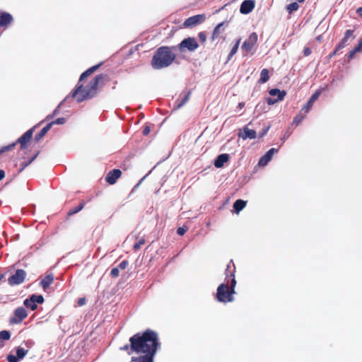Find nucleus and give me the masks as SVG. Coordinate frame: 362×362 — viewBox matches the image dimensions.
Segmentation results:
<instances>
[{
	"mask_svg": "<svg viewBox=\"0 0 362 362\" xmlns=\"http://www.w3.org/2000/svg\"><path fill=\"white\" fill-rule=\"evenodd\" d=\"M247 202L243 199H238L233 204V209L238 214L246 206Z\"/></svg>",
	"mask_w": 362,
	"mask_h": 362,
	"instance_id": "nucleus-26",
	"label": "nucleus"
},
{
	"mask_svg": "<svg viewBox=\"0 0 362 362\" xmlns=\"http://www.w3.org/2000/svg\"><path fill=\"white\" fill-rule=\"evenodd\" d=\"M340 49H338V48H337V46H336V47H335L334 50L332 53H330V54H329L328 58H329V59H331V58H332L333 57H334L335 55H337V53H338V52H339Z\"/></svg>",
	"mask_w": 362,
	"mask_h": 362,
	"instance_id": "nucleus-46",
	"label": "nucleus"
},
{
	"mask_svg": "<svg viewBox=\"0 0 362 362\" xmlns=\"http://www.w3.org/2000/svg\"><path fill=\"white\" fill-rule=\"evenodd\" d=\"M228 25V22L227 21H223L220 23H218L214 29L213 30V33H212V35H211V40L212 41H214L216 40V39H218L219 37V35L221 34V32H223V29H222V28L224 26V25Z\"/></svg>",
	"mask_w": 362,
	"mask_h": 362,
	"instance_id": "nucleus-20",
	"label": "nucleus"
},
{
	"mask_svg": "<svg viewBox=\"0 0 362 362\" xmlns=\"http://www.w3.org/2000/svg\"><path fill=\"white\" fill-rule=\"evenodd\" d=\"M230 156L227 153H222L218 156L214 161V165L217 168H222L229 160Z\"/></svg>",
	"mask_w": 362,
	"mask_h": 362,
	"instance_id": "nucleus-19",
	"label": "nucleus"
},
{
	"mask_svg": "<svg viewBox=\"0 0 362 362\" xmlns=\"http://www.w3.org/2000/svg\"><path fill=\"white\" fill-rule=\"evenodd\" d=\"M245 103L244 102H241V103H239L238 105V107L239 109H242L245 107Z\"/></svg>",
	"mask_w": 362,
	"mask_h": 362,
	"instance_id": "nucleus-55",
	"label": "nucleus"
},
{
	"mask_svg": "<svg viewBox=\"0 0 362 362\" xmlns=\"http://www.w3.org/2000/svg\"><path fill=\"white\" fill-rule=\"evenodd\" d=\"M296 1H297L298 2H299V3H303V2H304V1H305V0H296Z\"/></svg>",
	"mask_w": 362,
	"mask_h": 362,
	"instance_id": "nucleus-59",
	"label": "nucleus"
},
{
	"mask_svg": "<svg viewBox=\"0 0 362 362\" xmlns=\"http://www.w3.org/2000/svg\"><path fill=\"white\" fill-rule=\"evenodd\" d=\"M108 81H110V77L107 74H98L85 87L78 83L72 93V97L76 98V100L78 103L93 98L97 93L98 87L99 86H104Z\"/></svg>",
	"mask_w": 362,
	"mask_h": 362,
	"instance_id": "nucleus-2",
	"label": "nucleus"
},
{
	"mask_svg": "<svg viewBox=\"0 0 362 362\" xmlns=\"http://www.w3.org/2000/svg\"><path fill=\"white\" fill-rule=\"evenodd\" d=\"M54 276L53 274H47L41 280L40 284L44 291H46L50 285L54 282Z\"/></svg>",
	"mask_w": 362,
	"mask_h": 362,
	"instance_id": "nucleus-17",
	"label": "nucleus"
},
{
	"mask_svg": "<svg viewBox=\"0 0 362 362\" xmlns=\"http://www.w3.org/2000/svg\"><path fill=\"white\" fill-rule=\"evenodd\" d=\"M239 136H240L243 139H253L256 138L257 133L255 130L250 129L247 128V127H245L243 129V132L240 133Z\"/></svg>",
	"mask_w": 362,
	"mask_h": 362,
	"instance_id": "nucleus-21",
	"label": "nucleus"
},
{
	"mask_svg": "<svg viewBox=\"0 0 362 362\" xmlns=\"http://www.w3.org/2000/svg\"><path fill=\"white\" fill-rule=\"evenodd\" d=\"M198 47L199 44L194 37L185 38L177 45L180 52L184 51L185 49L189 52H194L198 48Z\"/></svg>",
	"mask_w": 362,
	"mask_h": 362,
	"instance_id": "nucleus-6",
	"label": "nucleus"
},
{
	"mask_svg": "<svg viewBox=\"0 0 362 362\" xmlns=\"http://www.w3.org/2000/svg\"><path fill=\"white\" fill-rule=\"evenodd\" d=\"M187 231V229L183 227H179L177 230V233L179 235H183Z\"/></svg>",
	"mask_w": 362,
	"mask_h": 362,
	"instance_id": "nucleus-44",
	"label": "nucleus"
},
{
	"mask_svg": "<svg viewBox=\"0 0 362 362\" xmlns=\"http://www.w3.org/2000/svg\"><path fill=\"white\" fill-rule=\"evenodd\" d=\"M28 317V312L23 307H18L14 311V316L10 319L11 324H20Z\"/></svg>",
	"mask_w": 362,
	"mask_h": 362,
	"instance_id": "nucleus-8",
	"label": "nucleus"
},
{
	"mask_svg": "<svg viewBox=\"0 0 362 362\" xmlns=\"http://www.w3.org/2000/svg\"><path fill=\"white\" fill-rule=\"evenodd\" d=\"M144 179V177H143V178L141 179V180L139 183H137V185L135 186V187H136L138 185H139L140 182H141Z\"/></svg>",
	"mask_w": 362,
	"mask_h": 362,
	"instance_id": "nucleus-60",
	"label": "nucleus"
},
{
	"mask_svg": "<svg viewBox=\"0 0 362 362\" xmlns=\"http://www.w3.org/2000/svg\"><path fill=\"white\" fill-rule=\"evenodd\" d=\"M65 122H66V119L64 117H60V118L57 119L54 121L49 122V124H52V126L53 124H63Z\"/></svg>",
	"mask_w": 362,
	"mask_h": 362,
	"instance_id": "nucleus-38",
	"label": "nucleus"
},
{
	"mask_svg": "<svg viewBox=\"0 0 362 362\" xmlns=\"http://www.w3.org/2000/svg\"><path fill=\"white\" fill-rule=\"evenodd\" d=\"M146 243V240L144 238H141L139 240L138 242L135 243L133 245V249L134 250H138L141 248L142 245H144Z\"/></svg>",
	"mask_w": 362,
	"mask_h": 362,
	"instance_id": "nucleus-34",
	"label": "nucleus"
},
{
	"mask_svg": "<svg viewBox=\"0 0 362 362\" xmlns=\"http://www.w3.org/2000/svg\"><path fill=\"white\" fill-rule=\"evenodd\" d=\"M84 206H85V202L83 201V202H80V204L76 207L71 208L67 212V216H73V215L76 214V213L79 212L80 211H81L83 209Z\"/></svg>",
	"mask_w": 362,
	"mask_h": 362,
	"instance_id": "nucleus-29",
	"label": "nucleus"
},
{
	"mask_svg": "<svg viewBox=\"0 0 362 362\" xmlns=\"http://www.w3.org/2000/svg\"><path fill=\"white\" fill-rule=\"evenodd\" d=\"M120 350H122V351H127V353L129 354V351H131L130 344H125L124 346L120 347Z\"/></svg>",
	"mask_w": 362,
	"mask_h": 362,
	"instance_id": "nucleus-50",
	"label": "nucleus"
},
{
	"mask_svg": "<svg viewBox=\"0 0 362 362\" xmlns=\"http://www.w3.org/2000/svg\"><path fill=\"white\" fill-rule=\"evenodd\" d=\"M198 37L202 42H204L206 40V35L204 32H200L198 34Z\"/></svg>",
	"mask_w": 362,
	"mask_h": 362,
	"instance_id": "nucleus-41",
	"label": "nucleus"
},
{
	"mask_svg": "<svg viewBox=\"0 0 362 362\" xmlns=\"http://www.w3.org/2000/svg\"><path fill=\"white\" fill-rule=\"evenodd\" d=\"M52 124H47L45 127H43L39 133H37L35 136V141H40L45 135L47 133V132L51 129Z\"/></svg>",
	"mask_w": 362,
	"mask_h": 362,
	"instance_id": "nucleus-25",
	"label": "nucleus"
},
{
	"mask_svg": "<svg viewBox=\"0 0 362 362\" xmlns=\"http://www.w3.org/2000/svg\"><path fill=\"white\" fill-rule=\"evenodd\" d=\"M299 8V5L297 2H293L286 6V10L288 13H292L294 11H296Z\"/></svg>",
	"mask_w": 362,
	"mask_h": 362,
	"instance_id": "nucleus-32",
	"label": "nucleus"
},
{
	"mask_svg": "<svg viewBox=\"0 0 362 362\" xmlns=\"http://www.w3.org/2000/svg\"><path fill=\"white\" fill-rule=\"evenodd\" d=\"M26 277V272L23 269H18L15 274L8 279L10 286H15L22 284Z\"/></svg>",
	"mask_w": 362,
	"mask_h": 362,
	"instance_id": "nucleus-7",
	"label": "nucleus"
},
{
	"mask_svg": "<svg viewBox=\"0 0 362 362\" xmlns=\"http://www.w3.org/2000/svg\"><path fill=\"white\" fill-rule=\"evenodd\" d=\"M129 265V262L127 260H123L118 265V268L122 270L125 269Z\"/></svg>",
	"mask_w": 362,
	"mask_h": 362,
	"instance_id": "nucleus-40",
	"label": "nucleus"
},
{
	"mask_svg": "<svg viewBox=\"0 0 362 362\" xmlns=\"http://www.w3.org/2000/svg\"><path fill=\"white\" fill-rule=\"evenodd\" d=\"M30 297L32 298H34V301L35 302V303H42L44 302V298L42 295H35V294H33L32 296H30Z\"/></svg>",
	"mask_w": 362,
	"mask_h": 362,
	"instance_id": "nucleus-36",
	"label": "nucleus"
},
{
	"mask_svg": "<svg viewBox=\"0 0 362 362\" xmlns=\"http://www.w3.org/2000/svg\"><path fill=\"white\" fill-rule=\"evenodd\" d=\"M35 128V127H33L28 129L16 142H13L8 146L1 147L0 148V156L4 153L13 150L17 144H20V148L21 150L25 149L33 138Z\"/></svg>",
	"mask_w": 362,
	"mask_h": 362,
	"instance_id": "nucleus-5",
	"label": "nucleus"
},
{
	"mask_svg": "<svg viewBox=\"0 0 362 362\" xmlns=\"http://www.w3.org/2000/svg\"><path fill=\"white\" fill-rule=\"evenodd\" d=\"M119 271L118 267H114L112 269V270L110 272V276L112 278H117V276H119Z\"/></svg>",
	"mask_w": 362,
	"mask_h": 362,
	"instance_id": "nucleus-39",
	"label": "nucleus"
},
{
	"mask_svg": "<svg viewBox=\"0 0 362 362\" xmlns=\"http://www.w3.org/2000/svg\"><path fill=\"white\" fill-rule=\"evenodd\" d=\"M7 359L8 362H18L19 360V358L16 356L11 354L8 356Z\"/></svg>",
	"mask_w": 362,
	"mask_h": 362,
	"instance_id": "nucleus-42",
	"label": "nucleus"
},
{
	"mask_svg": "<svg viewBox=\"0 0 362 362\" xmlns=\"http://www.w3.org/2000/svg\"><path fill=\"white\" fill-rule=\"evenodd\" d=\"M358 52L354 48L353 49H351L349 54H348V59H351L354 58V55L356 54V53H357Z\"/></svg>",
	"mask_w": 362,
	"mask_h": 362,
	"instance_id": "nucleus-45",
	"label": "nucleus"
},
{
	"mask_svg": "<svg viewBox=\"0 0 362 362\" xmlns=\"http://www.w3.org/2000/svg\"><path fill=\"white\" fill-rule=\"evenodd\" d=\"M236 286L235 279L229 280L227 282H224L220 284L217 288L216 298L220 303H230L234 300L233 295L235 292V287Z\"/></svg>",
	"mask_w": 362,
	"mask_h": 362,
	"instance_id": "nucleus-4",
	"label": "nucleus"
},
{
	"mask_svg": "<svg viewBox=\"0 0 362 362\" xmlns=\"http://www.w3.org/2000/svg\"><path fill=\"white\" fill-rule=\"evenodd\" d=\"M4 275L0 273V281L4 278Z\"/></svg>",
	"mask_w": 362,
	"mask_h": 362,
	"instance_id": "nucleus-58",
	"label": "nucleus"
},
{
	"mask_svg": "<svg viewBox=\"0 0 362 362\" xmlns=\"http://www.w3.org/2000/svg\"><path fill=\"white\" fill-rule=\"evenodd\" d=\"M269 79V70L267 69H263L260 73V77L259 78V83H264Z\"/></svg>",
	"mask_w": 362,
	"mask_h": 362,
	"instance_id": "nucleus-27",
	"label": "nucleus"
},
{
	"mask_svg": "<svg viewBox=\"0 0 362 362\" xmlns=\"http://www.w3.org/2000/svg\"><path fill=\"white\" fill-rule=\"evenodd\" d=\"M255 8V1L252 0H245L240 5V11L243 14L250 13Z\"/></svg>",
	"mask_w": 362,
	"mask_h": 362,
	"instance_id": "nucleus-14",
	"label": "nucleus"
},
{
	"mask_svg": "<svg viewBox=\"0 0 362 362\" xmlns=\"http://www.w3.org/2000/svg\"><path fill=\"white\" fill-rule=\"evenodd\" d=\"M204 18H205L204 15L193 16H191V17L187 18L185 21L183 25L185 28L194 27V26L201 23L202 22H203Z\"/></svg>",
	"mask_w": 362,
	"mask_h": 362,
	"instance_id": "nucleus-10",
	"label": "nucleus"
},
{
	"mask_svg": "<svg viewBox=\"0 0 362 362\" xmlns=\"http://www.w3.org/2000/svg\"><path fill=\"white\" fill-rule=\"evenodd\" d=\"M240 40L241 39H238L236 42V43L235 44V45L233 47V48L231 49L228 56V61L230 60V59L232 58V57L237 52L238 49V47H239V45H240Z\"/></svg>",
	"mask_w": 362,
	"mask_h": 362,
	"instance_id": "nucleus-31",
	"label": "nucleus"
},
{
	"mask_svg": "<svg viewBox=\"0 0 362 362\" xmlns=\"http://www.w3.org/2000/svg\"><path fill=\"white\" fill-rule=\"evenodd\" d=\"M27 352L28 351L25 350L23 348L18 347L16 349V356L19 359H22L27 354Z\"/></svg>",
	"mask_w": 362,
	"mask_h": 362,
	"instance_id": "nucleus-33",
	"label": "nucleus"
},
{
	"mask_svg": "<svg viewBox=\"0 0 362 362\" xmlns=\"http://www.w3.org/2000/svg\"><path fill=\"white\" fill-rule=\"evenodd\" d=\"M40 151H38L28 161L21 162L20 164V170L19 172H22L28 165H29L38 156Z\"/></svg>",
	"mask_w": 362,
	"mask_h": 362,
	"instance_id": "nucleus-30",
	"label": "nucleus"
},
{
	"mask_svg": "<svg viewBox=\"0 0 362 362\" xmlns=\"http://www.w3.org/2000/svg\"><path fill=\"white\" fill-rule=\"evenodd\" d=\"M13 21V16L10 13L7 12L0 13V28H7Z\"/></svg>",
	"mask_w": 362,
	"mask_h": 362,
	"instance_id": "nucleus-16",
	"label": "nucleus"
},
{
	"mask_svg": "<svg viewBox=\"0 0 362 362\" xmlns=\"http://www.w3.org/2000/svg\"><path fill=\"white\" fill-rule=\"evenodd\" d=\"M275 151H277L274 148L269 149L263 156L260 158L258 164L262 166L266 165L272 159V156Z\"/></svg>",
	"mask_w": 362,
	"mask_h": 362,
	"instance_id": "nucleus-18",
	"label": "nucleus"
},
{
	"mask_svg": "<svg viewBox=\"0 0 362 362\" xmlns=\"http://www.w3.org/2000/svg\"><path fill=\"white\" fill-rule=\"evenodd\" d=\"M103 64V62L93 66L90 68L88 69L86 71H84L80 76L79 82L83 81L84 78H87L88 76H90L93 73H94L101 65Z\"/></svg>",
	"mask_w": 362,
	"mask_h": 362,
	"instance_id": "nucleus-23",
	"label": "nucleus"
},
{
	"mask_svg": "<svg viewBox=\"0 0 362 362\" xmlns=\"http://www.w3.org/2000/svg\"><path fill=\"white\" fill-rule=\"evenodd\" d=\"M11 337L10 332L7 330H2L0 332V339L4 340H8Z\"/></svg>",
	"mask_w": 362,
	"mask_h": 362,
	"instance_id": "nucleus-35",
	"label": "nucleus"
},
{
	"mask_svg": "<svg viewBox=\"0 0 362 362\" xmlns=\"http://www.w3.org/2000/svg\"><path fill=\"white\" fill-rule=\"evenodd\" d=\"M257 34L255 32L252 33L249 35L248 38L242 45V49L247 52H250L257 44Z\"/></svg>",
	"mask_w": 362,
	"mask_h": 362,
	"instance_id": "nucleus-9",
	"label": "nucleus"
},
{
	"mask_svg": "<svg viewBox=\"0 0 362 362\" xmlns=\"http://www.w3.org/2000/svg\"><path fill=\"white\" fill-rule=\"evenodd\" d=\"M5 177V172L3 170H0V180H3Z\"/></svg>",
	"mask_w": 362,
	"mask_h": 362,
	"instance_id": "nucleus-54",
	"label": "nucleus"
},
{
	"mask_svg": "<svg viewBox=\"0 0 362 362\" xmlns=\"http://www.w3.org/2000/svg\"><path fill=\"white\" fill-rule=\"evenodd\" d=\"M269 93L270 95H272V96L277 95L276 100H278L279 101L283 100L284 97L286 95V92L285 90H280L278 88L271 89L269 91Z\"/></svg>",
	"mask_w": 362,
	"mask_h": 362,
	"instance_id": "nucleus-24",
	"label": "nucleus"
},
{
	"mask_svg": "<svg viewBox=\"0 0 362 362\" xmlns=\"http://www.w3.org/2000/svg\"><path fill=\"white\" fill-rule=\"evenodd\" d=\"M269 129V127H267L265 129H264L262 130V132L260 133L259 137L264 136L267 133Z\"/></svg>",
	"mask_w": 362,
	"mask_h": 362,
	"instance_id": "nucleus-53",
	"label": "nucleus"
},
{
	"mask_svg": "<svg viewBox=\"0 0 362 362\" xmlns=\"http://www.w3.org/2000/svg\"><path fill=\"white\" fill-rule=\"evenodd\" d=\"M354 31L352 30H347L345 32L343 38L339 42V43L337 45L338 49H341L344 48L345 47L348 46V45H349V40L351 37L354 38Z\"/></svg>",
	"mask_w": 362,
	"mask_h": 362,
	"instance_id": "nucleus-15",
	"label": "nucleus"
},
{
	"mask_svg": "<svg viewBox=\"0 0 362 362\" xmlns=\"http://www.w3.org/2000/svg\"><path fill=\"white\" fill-rule=\"evenodd\" d=\"M267 102L268 105H274V103L279 102V100L276 99L268 98L267 100Z\"/></svg>",
	"mask_w": 362,
	"mask_h": 362,
	"instance_id": "nucleus-49",
	"label": "nucleus"
},
{
	"mask_svg": "<svg viewBox=\"0 0 362 362\" xmlns=\"http://www.w3.org/2000/svg\"><path fill=\"white\" fill-rule=\"evenodd\" d=\"M354 49L358 52L362 51V37L359 40L358 45L354 47Z\"/></svg>",
	"mask_w": 362,
	"mask_h": 362,
	"instance_id": "nucleus-43",
	"label": "nucleus"
},
{
	"mask_svg": "<svg viewBox=\"0 0 362 362\" xmlns=\"http://www.w3.org/2000/svg\"><path fill=\"white\" fill-rule=\"evenodd\" d=\"M151 132V129H150V127L149 126H145L144 127V129H143V132H142V134L144 135V136H147Z\"/></svg>",
	"mask_w": 362,
	"mask_h": 362,
	"instance_id": "nucleus-47",
	"label": "nucleus"
},
{
	"mask_svg": "<svg viewBox=\"0 0 362 362\" xmlns=\"http://www.w3.org/2000/svg\"><path fill=\"white\" fill-rule=\"evenodd\" d=\"M320 94V90H317L315 93H313L308 101L303 107L302 111H305V113H308L312 108L313 103L318 99Z\"/></svg>",
	"mask_w": 362,
	"mask_h": 362,
	"instance_id": "nucleus-13",
	"label": "nucleus"
},
{
	"mask_svg": "<svg viewBox=\"0 0 362 362\" xmlns=\"http://www.w3.org/2000/svg\"><path fill=\"white\" fill-rule=\"evenodd\" d=\"M24 305L30 308L31 310H35L37 308V304L34 301V298L30 297L29 298H26L23 302Z\"/></svg>",
	"mask_w": 362,
	"mask_h": 362,
	"instance_id": "nucleus-28",
	"label": "nucleus"
},
{
	"mask_svg": "<svg viewBox=\"0 0 362 362\" xmlns=\"http://www.w3.org/2000/svg\"><path fill=\"white\" fill-rule=\"evenodd\" d=\"M235 266L233 263V260H230L229 263L227 264L226 271H225V282H227L229 280V284H230V280L235 278Z\"/></svg>",
	"mask_w": 362,
	"mask_h": 362,
	"instance_id": "nucleus-12",
	"label": "nucleus"
},
{
	"mask_svg": "<svg viewBox=\"0 0 362 362\" xmlns=\"http://www.w3.org/2000/svg\"><path fill=\"white\" fill-rule=\"evenodd\" d=\"M122 171L119 169H114L109 171L105 177L106 182L110 185H114L117 180L122 176Z\"/></svg>",
	"mask_w": 362,
	"mask_h": 362,
	"instance_id": "nucleus-11",
	"label": "nucleus"
},
{
	"mask_svg": "<svg viewBox=\"0 0 362 362\" xmlns=\"http://www.w3.org/2000/svg\"><path fill=\"white\" fill-rule=\"evenodd\" d=\"M4 345V342L2 340L0 339V348L3 347Z\"/></svg>",
	"mask_w": 362,
	"mask_h": 362,
	"instance_id": "nucleus-57",
	"label": "nucleus"
},
{
	"mask_svg": "<svg viewBox=\"0 0 362 362\" xmlns=\"http://www.w3.org/2000/svg\"><path fill=\"white\" fill-rule=\"evenodd\" d=\"M304 118L305 115L302 114H298L294 117L293 122L296 125H298L304 119Z\"/></svg>",
	"mask_w": 362,
	"mask_h": 362,
	"instance_id": "nucleus-37",
	"label": "nucleus"
},
{
	"mask_svg": "<svg viewBox=\"0 0 362 362\" xmlns=\"http://www.w3.org/2000/svg\"><path fill=\"white\" fill-rule=\"evenodd\" d=\"M131 351L139 354V357H132V361L153 362V358L160 346L158 334L156 332L147 329L143 332H138L129 339Z\"/></svg>",
	"mask_w": 362,
	"mask_h": 362,
	"instance_id": "nucleus-1",
	"label": "nucleus"
},
{
	"mask_svg": "<svg viewBox=\"0 0 362 362\" xmlns=\"http://www.w3.org/2000/svg\"><path fill=\"white\" fill-rule=\"evenodd\" d=\"M356 13L362 17V7H359L357 10H356Z\"/></svg>",
	"mask_w": 362,
	"mask_h": 362,
	"instance_id": "nucleus-56",
	"label": "nucleus"
},
{
	"mask_svg": "<svg viewBox=\"0 0 362 362\" xmlns=\"http://www.w3.org/2000/svg\"><path fill=\"white\" fill-rule=\"evenodd\" d=\"M57 113V109H56L52 115H47L46 117V120H49L53 118Z\"/></svg>",
	"mask_w": 362,
	"mask_h": 362,
	"instance_id": "nucleus-52",
	"label": "nucleus"
},
{
	"mask_svg": "<svg viewBox=\"0 0 362 362\" xmlns=\"http://www.w3.org/2000/svg\"><path fill=\"white\" fill-rule=\"evenodd\" d=\"M176 47L162 46L156 49L152 59L151 66L154 69H161L170 66L177 57L173 50Z\"/></svg>",
	"mask_w": 362,
	"mask_h": 362,
	"instance_id": "nucleus-3",
	"label": "nucleus"
},
{
	"mask_svg": "<svg viewBox=\"0 0 362 362\" xmlns=\"http://www.w3.org/2000/svg\"><path fill=\"white\" fill-rule=\"evenodd\" d=\"M191 94H192V91L191 90H188L185 95L184 96L180 99L178 98L175 103V108L176 109H180L181 108L183 105H185V103H187L189 98H190V96H191Z\"/></svg>",
	"mask_w": 362,
	"mask_h": 362,
	"instance_id": "nucleus-22",
	"label": "nucleus"
},
{
	"mask_svg": "<svg viewBox=\"0 0 362 362\" xmlns=\"http://www.w3.org/2000/svg\"><path fill=\"white\" fill-rule=\"evenodd\" d=\"M86 300L85 298H81L78 300V305L79 306H83L86 304Z\"/></svg>",
	"mask_w": 362,
	"mask_h": 362,
	"instance_id": "nucleus-51",
	"label": "nucleus"
},
{
	"mask_svg": "<svg viewBox=\"0 0 362 362\" xmlns=\"http://www.w3.org/2000/svg\"><path fill=\"white\" fill-rule=\"evenodd\" d=\"M311 52H312V51H311L310 48L308 47H305L303 49V54L305 57L310 55Z\"/></svg>",
	"mask_w": 362,
	"mask_h": 362,
	"instance_id": "nucleus-48",
	"label": "nucleus"
}]
</instances>
